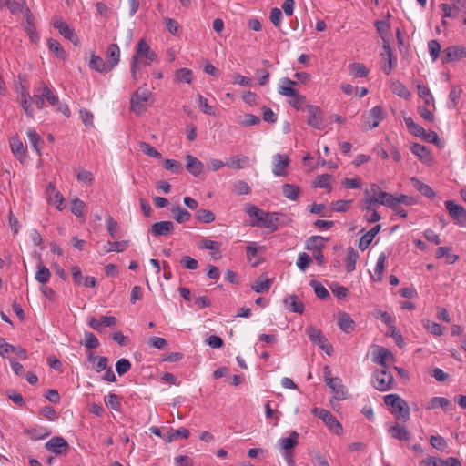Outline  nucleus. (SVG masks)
<instances>
[{
	"label": "nucleus",
	"mask_w": 466,
	"mask_h": 466,
	"mask_svg": "<svg viewBox=\"0 0 466 466\" xmlns=\"http://www.w3.org/2000/svg\"><path fill=\"white\" fill-rule=\"evenodd\" d=\"M410 182L413 187L418 190L422 196L427 198L432 199L435 198L434 190L427 184L423 183L417 177H411Z\"/></svg>",
	"instance_id": "nucleus-28"
},
{
	"label": "nucleus",
	"mask_w": 466,
	"mask_h": 466,
	"mask_svg": "<svg viewBox=\"0 0 466 466\" xmlns=\"http://www.w3.org/2000/svg\"><path fill=\"white\" fill-rule=\"evenodd\" d=\"M50 276L49 269L39 262L36 266L35 279L39 283L46 284L49 281Z\"/></svg>",
	"instance_id": "nucleus-51"
},
{
	"label": "nucleus",
	"mask_w": 466,
	"mask_h": 466,
	"mask_svg": "<svg viewBox=\"0 0 466 466\" xmlns=\"http://www.w3.org/2000/svg\"><path fill=\"white\" fill-rule=\"evenodd\" d=\"M306 333L312 343L318 345L328 355H331L333 348L320 329L314 326H309L307 328Z\"/></svg>",
	"instance_id": "nucleus-9"
},
{
	"label": "nucleus",
	"mask_w": 466,
	"mask_h": 466,
	"mask_svg": "<svg viewBox=\"0 0 466 466\" xmlns=\"http://www.w3.org/2000/svg\"><path fill=\"white\" fill-rule=\"evenodd\" d=\"M420 466H444V460L439 457L429 456L420 462Z\"/></svg>",
	"instance_id": "nucleus-64"
},
{
	"label": "nucleus",
	"mask_w": 466,
	"mask_h": 466,
	"mask_svg": "<svg viewBox=\"0 0 466 466\" xmlns=\"http://www.w3.org/2000/svg\"><path fill=\"white\" fill-rule=\"evenodd\" d=\"M380 225H376L370 230L366 232L360 238V241H359V244H358V248L360 250H365L370 246V244L372 242V240L374 239L376 235L380 232Z\"/></svg>",
	"instance_id": "nucleus-29"
},
{
	"label": "nucleus",
	"mask_w": 466,
	"mask_h": 466,
	"mask_svg": "<svg viewBox=\"0 0 466 466\" xmlns=\"http://www.w3.org/2000/svg\"><path fill=\"white\" fill-rule=\"evenodd\" d=\"M171 212L173 214V218L177 223L187 222L191 218V214L187 209L180 207L179 205L173 206L171 208Z\"/></svg>",
	"instance_id": "nucleus-38"
},
{
	"label": "nucleus",
	"mask_w": 466,
	"mask_h": 466,
	"mask_svg": "<svg viewBox=\"0 0 466 466\" xmlns=\"http://www.w3.org/2000/svg\"><path fill=\"white\" fill-rule=\"evenodd\" d=\"M451 249L450 247H440L436 251V257L438 258H445L448 264H454L459 259V256L451 254Z\"/></svg>",
	"instance_id": "nucleus-46"
},
{
	"label": "nucleus",
	"mask_w": 466,
	"mask_h": 466,
	"mask_svg": "<svg viewBox=\"0 0 466 466\" xmlns=\"http://www.w3.org/2000/svg\"><path fill=\"white\" fill-rule=\"evenodd\" d=\"M10 148L15 158L19 161H23L25 158L26 149L18 137H14L10 139Z\"/></svg>",
	"instance_id": "nucleus-25"
},
{
	"label": "nucleus",
	"mask_w": 466,
	"mask_h": 466,
	"mask_svg": "<svg viewBox=\"0 0 466 466\" xmlns=\"http://www.w3.org/2000/svg\"><path fill=\"white\" fill-rule=\"evenodd\" d=\"M282 193L287 198L296 200L299 194V188L292 184H284L282 186Z\"/></svg>",
	"instance_id": "nucleus-58"
},
{
	"label": "nucleus",
	"mask_w": 466,
	"mask_h": 466,
	"mask_svg": "<svg viewBox=\"0 0 466 466\" xmlns=\"http://www.w3.org/2000/svg\"><path fill=\"white\" fill-rule=\"evenodd\" d=\"M377 204L375 203V200L372 199H363L362 201V209L366 211V214L364 216V219L369 223H375L379 220H380L381 217L377 212L376 209Z\"/></svg>",
	"instance_id": "nucleus-17"
},
{
	"label": "nucleus",
	"mask_w": 466,
	"mask_h": 466,
	"mask_svg": "<svg viewBox=\"0 0 466 466\" xmlns=\"http://www.w3.org/2000/svg\"><path fill=\"white\" fill-rule=\"evenodd\" d=\"M450 400L447 398L444 397H433L430 400L426 409L427 410H433L436 408H442L443 410H446L450 405Z\"/></svg>",
	"instance_id": "nucleus-55"
},
{
	"label": "nucleus",
	"mask_w": 466,
	"mask_h": 466,
	"mask_svg": "<svg viewBox=\"0 0 466 466\" xmlns=\"http://www.w3.org/2000/svg\"><path fill=\"white\" fill-rule=\"evenodd\" d=\"M186 168L194 177H198L203 171V164L196 157L186 156Z\"/></svg>",
	"instance_id": "nucleus-24"
},
{
	"label": "nucleus",
	"mask_w": 466,
	"mask_h": 466,
	"mask_svg": "<svg viewBox=\"0 0 466 466\" xmlns=\"http://www.w3.org/2000/svg\"><path fill=\"white\" fill-rule=\"evenodd\" d=\"M389 432L392 438L399 441H409L410 433L407 429L400 424H396L389 429Z\"/></svg>",
	"instance_id": "nucleus-41"
},
{
	"label": "nucleus",
	"mask_w": 466,
	"mask_h": 466,
	"mask_svg": "<svg viewBox=\"0 0 466 466\" xmlns=\"http://www.w3.org/2000/svg\"><path fill=\"white\" fill-rule=\"evenodd\" d=\"M393 196L394 195H392L390 193L380 190L377 196H372L369 198L375 200V203L377 205H383V206H386L387 208H392Z\"/></svg>",
	"instance_id": "nucleus-39"
},
{
	"label": "nucleus",
	"mask_w": 466,
	"mask_h": 466,
	"mask_svg": "<svg viewBox=\"0 0 466 466\" xmlns=\"http://www.w3.org/2000/svg\"><path fill=\"white\" fill-rule=\"evenodd\" d=\"M152 92L144 86L138 87L131 96L130 109L136 115H141L151 105Z\"/></svg>",
	"instance_id": "nucleus-3"
},
{
	"label": "nucleus",
	"mask_w": 466,
	"mask_h": 466,
	"mask_svg": "<svg viewBox=\"0 0 466 466\" xmlns=\"http://www.w3.org/2000/svg\"><path fill=\"white\" fill-rule=\"evenodd\" d=\"M106 56L108 59L109 66L112 69L118 64L120 58V49L116 44H111L107 47Z\"/></svg>",
	"instance_id": "nucleus-37"
},
{
	"label": "nucleus",
	"mask_w": 466,
	"mask_h": 466,
	"mask_svg": "<svg viewBox=\"0 0 466 466\" xmlns=\"http://www.w3.org/2000/svg\"><path fill=\"white\" fill-rule=\"evenodd\" d=\"M349 71L350 75H352L355 77H366L369 74V70L367 67L358 62H353L349 65Z\"/></svg>",
	"instance_id": "nucleus-47"
},
{
	"label": "nucleus",
	"mask_w": 466,
	"mask_h": 466,
	"mask_svg": "<svg viewBox=\"0 0 466 466\" xmlns=\"http://www.w3.org/2000/svg\"><path fill=\"white\" fill-rule=\"evenodd\" d=\"M308 113V120L307 123L309 126L317 128L322 129L324 127V118L323 113L320 107L313 105H309L307 106Z\"/></svg>",
	"instance_id": "nucleus-13"
},
{
	"label": "nucleus",
	"mask_w": 466,
	"mask_h": 466,
	"mask_svg": "<svg viewBox=\"0 0 466 466\" xmlns=\"http://www.w3.org/2000/svg\"><path fill=\"white\" fill-rule=\"evenodd\" d=\"M47 202L51 205H55L58 210L64 209L65 198L62 194L56 189L55 185L50 182L46 189Z\"/></svg>",
	"instance_id": "nucleus-15"
},
{
	"label": "nucleus",
	"mask_w": 466,
	"mask_h": 466,
	"mask_svg": "<svg viewBox=\"0 0 466 466\" xmlns=\"http://www.w3.org/2000/svg\"><path fill=\"white\" fill-rule=\"evenodd\" d=\"M196 218L202 223H211L215 220V215L208 209H198L196 212Z\"/></svg>",
	"instance_id": "nucleus-60"
},
{
	"label": "nucleus",
	"mask_w": 466,
	"mask_h": 466,
	"mask_svg": "<svg viewBox=\"0 0 466 466\" xmlns=\"http://www.w3.org/2000/svg\"><path fill=\"white\" fill-rule=\"evenodd\" d=\"M296 85V81H293L288 77H283L279 80L278 92L281 96L289 97V104L295 109L299 110L305 104L306 97L297 92L294 87Z\"/></svg>",
	"instance_id": "nucleus-2"
},
{
	"label": "nucleus",
	"mask_w": 466,
	"mask_h": 466,
	"mask_svg": "<svg viewBox=\"0 0 466 466\" xmlns=\"http://www.w3.org/2000/svg\"><path fill=\"white\" fill-rule=\"evenodd\" d=\"M106 228L112 238H116L120 232V226L111 216L106 217Z\"/></svg>",
	"instance_id": "nucleus-59"
},
{
	"label": "nucleus",
	"mask_w": 466,
	"mask_h": 466,
	"mask_svg": "<svg viewBox=\"0 0 466 466\" xmlns=\"http://www.w3.org/2000/svg\"><path fill=\"white\" fill-rule=\"evenodd\" d=\"M445 208L451 218L455 220L457 224L461 227H466V210L462 206L456 204L452 200H446Z\"/></svg>",
	"instance_id": "nucleus-11"
},
{
	"label": "nucleus",
	"mask_w": 466,
	"mask_h": 466,
	"mask_svg": "<svg viewBox=\"0 0 466 466\" xmlns=\"http://www.w3.org/2000/svg\"><path fill=\"white\" fill-rule=\"evenodd\" d=\"M89 67L99 73H106L112 70V66H109V65L106 63L102 57L96 55L91 56L89 61Z\"/></svg>",
	"instance_id": "nucleus-31"
},
{
	"label": "nucleus",
	"mask_w": 466,
	"mask_h": 466,
	"mask_svg": "<svg viewBox=\"0 0 466 466\" xmlns=\"http://www.w3.org/2000/svg\"><path fill=\"white\" fill-rule=\"evenodd\" d=\"M53 25L66 39L69 40L76 46L78 44V37L74 29L70 28L67 23H66L61 17H55L53 19Z\"/></svg>",
	"instance_id": "nucleus-12"
},
{
	"label": "nucleus",
	"mask_w": 466,
	"mask_h": 466,
	"mask_svg": "<svg viewBox=\"0 0 466 466\" xmlns=\"http://www.w3.org/2000/svg\"><path fill=\"white\" fill-rule=\"evenodd\" d=\"M393 375L387 370V368L376 370L372 374V386L380 391H387L392 388Z\"/></svg>",
	"instance_id": "nucleus-6"
},
{
	"label": "nucleus",
	"mask_w": 466,
	"mask_h": 466,
	"mask_svg": "<svg viewBox=\"0 0 466 466\" xmlns=\"http://www.w3.org/2000/svg\"><path fill=\"white\" fill-rule=\"evenodd\" d=\"M404 122L411 135L420 138H422V137L426 135V129L415 123L412 117L405 116Z\"/></svg>",
	"instance_id": "nucleus-34"
},
{
	"label": "nucleus",
	"mask_w": 466,
	"mask_h": 466,
	"mask_svg": "<svg viewBox=\"0 0 466 466\" xmlns=\"http://www.w3.org/2000/svg\"><path fill=\"white\" fill-rule=\"evenodd\" d=\"M24 432L34 441L44 440L51 434V431L47 428L41 426L25 429Z\"/></svg>",
	"instance_id": "nucleus-26"
},
{
	"label": "nucleus",
	"mask_w": 466,
	"mask_h": 466,
	"mask_svg": "<svg viewBox=\"0 0 466 466\" xmlns=\"http://www.w3.org/2000/svg\"><path fill=\"white\" fill-rule=\"evenodd\" d=\"M373 362L380 365L382 368H387V361H393V354L386 348L377 346L373 351Z\"/></svg>",
	"instance_id": "nucleus-19"
},
{
	"label": "nucleus",
	"mask_w": 466,
	"mask_h": 466,
	"mask_svg": "<svg viewBox=\"0 0 466 466\" xmlns=\"http://www.w3.org/2000/svg\"><path fill=\"white\" fill-rule=\"evenodd\" d=\"M310 286L314 289V292L318 298L321 299H326L329 298V293L328 289L319 282L316 280H311Z\"/></svg>",
	"instance_id": "nucleus-63"
},
{
	"label": "nucleus",
	"mask_w": 466,
	"mask_h": 466,
	"mask_svg": "<svg viewBox=\"0 0 466 466\" xmlns=\"http://www.w3.org/2000/svg\"><path fill=\"white\" fill-rule=\"evenodd\" d=\"M464 46H450L443 51V63H451L463 57Z\"/></svg>",
	"instance_id": "nucleus-21"
},
{
	"label": "nucleus",
	"mask_w": 466,
	"mask_h": 466,
	"mask_svg": "<svg viewBox=\"0 0 466 466\" xmlns=\"http://www.w3.org/2000/svg\"><path fill=\"white\" fill-rule=\"evenodd\" d=\"M331 179H332L331 175L322 174L316 177L314 185L317 187L325 188L328 190V192H330L332 190V187L330 184Z\"/></svg>",
	"instance_id": "nucleus-54"
},
{
	"label": "nucleus",
	"mask_w": 466,
	"mask_h": 466,
	"mask_svg": "<svg viewBox=\"0 0 466 466\" xmlns=\"http://www.w3.org/2000/svg\"><path fill=\"white\" fill-rule=\"evenodd\" d=\"M359 258L357 251L350 247L348 248V254L346 258V268L348 272H352L356 267V261Z\"/></svg>",
	"instance_id": "nucleus-56"
},
{
	"label": "nucleus",
	"mask_w": 466,
	"mask_h": 466,
	"mask_svg": "<svg viewBox=\"0 0 466 466\" xmlns=\"http://www.w3.org/2000/svg\"><path fill=\"white\" fill-rule=\"evenodd\" d=\"M338 325L345 333H351L355 329L354 321L346 312H339L338 314Z\"/></svg>",
	"instance_id": "nucleus-27"
},
{
	"label": "nucleus",
	"mask_w": 466,
	"mask_h": 466,
	"mask_svg": "<svg viewBox=\"0 0 466 466\" xmlns=\"http://www.w3.org/2000/svg\"><path fill=\"white\" fill-rule=\"evenodd\" d=\"M245 212L256 220L251 223V226H262L271 231L277 230V221L279 220L280 214L275 212H265L252 204H247L245 206Z\"/></svg>",
	"instance_id": "nucleus-1"
},
{
	"label": "nucleus",
	"mask_w": 466,
	"mask_h": 466,
	"mask_svg": "<svg viewBox=\"0 0 466 466\" xmlns=\"http://www.w3.org/2000/svg\"><path fill=\"white\" fill-rule=\"evenodd\" d=\"M421 324L424 329L433 336H441L443 334V329L439 323L424 319L421 320Z\"/></svg>",
	"instance_id": "nucleus-42"
},
{
	"label": "nucleus",
	"mask_w": 466,
	"mask_h": 466,
	"mask_svg": "<svg viewBox=\"0 0 466 466\" xmlns=\"http://www.w3.org/2000/svg\"><path fill=\"white\" fill-rule=\"evenodd\" d=\"M324 378L326 385L332 390L335 398L338 400H345L347 397V391L341 380L338 377H331V370L328 366L324 368Z\"/></svg>",
	"instance_id": "nucleus-7"
},
{
	"label": "nucleus",
	"mask_w": 466,
	"mask_h": 466,
	"mask_svg": "<svg viewBox=\"0 0 466 466\" xmlns=\"http://www.w3.org/2000/svg\"><path fill=\"white\" fill-rule=\"evenodd\" d=\"M174 230V224L171 221L156 222L151 226L150 232L155 237L167 236Z\"/></svg>",
	"instance_id": "nucleus-22"
},
{
	"label": "nucleus",
	"mask_w": 466,
	"mask_h": 466,
	"mask_svg": "<svg viewBox=\"0 0 466 466\" xmlns=\"http://www.w3.org/2000/svg\"><path fill=\"white\" fill-rule=\"evenodd\" d=\"M384 402L390 407V412L398 419L407 421L410 420V407L398 394H389L384 397Z\"/></svg>",
	"instance_id": "nucleus-4"
},
{
	"label": "nucleus",
	"mask_w": 466,
	"mask_h": 466,
	"mask_svg": "<svg viewBox=\"0 0 466 466\" xmlns=\"http://www.w3.org/2000/svg\"><path fill=\"white\" fill-rule=\"evenodd\" d=\"M440 7L443 18H457L460 13L466 15V0H451L450 4L442 3Z\"/></svg>",
	"instance_id": "nucleus-10"
},
{
	"label": "nucleus",
	"mask_w": 466,
	"mask_h": 466,
	"mask_svg": "<svg viewBox=\"0 0 466 466\" xmlns=\"http://www.w3.org/2000/svg\"><path fill=\"white\" fill-rule=\"evenodd\" d=\"M272 279L261 276L254 281V283L251 285V289L257 293H264L268 291L272 285Z\"/></svg>",
	"instance_id": "nucleus-33"
},
{
	"label": "nucleus",
	"mask_w": 466,
	"mask_h": 466,
	"mask_svg": "<svg viewBox=\"0 0 466 466\" xmlns=\"http://www.w3.org/2000/svg\"><path fill=\"white\" fill-rule=\"evenodd\" d=\"M88 325L93 329L102 332L105 327H113L116 323V319L113 316H102L100 319L90 316L87 319Z\"/></svg>",
	"instance_id": "nucleus-16"
},
{
	"label": "nucleus",
	"mask_w": 466,
	"mask_h": 466,
	"mask_svg": "<svg viewBox=\"0 0 466 466\" xmlns=\"http://www.w3.org/2000/svg\"><path fill=\"white\" fill-rule=\"evenodd\" d=\"M289 164V158L287 155L276 154L273 157V174L277 177L287 175L286 168Z\"/></svg>",
	"instance_id": "nucleus-20"
},
{
	"label": "nucleus",
	"mask_w": 466,
	"mask_h": 466,
	"mask_svg": "<svg viewBox=\"0 0 466 466\" xmlns=\"http://www.w3.org/2000/svg\"><path fill=\"white\" fill-rule=\"evenodd\" d=\"M175 80L177 82H186L190 84L193 80V72L191 69L184 67L176 71Z\"/></svg>",
	"instance_id": "nucleus-53"
},
{
	"label": "nucleus",
	"mask_w": 466,
	"mask_h": 466,
	"mask_svg": "<svg viewBox=\"0 0 466 466\" xmlns=\"http://www.w3.org/2000/svg\"><path fill=\"white\" fill-rule=\"evenodd\" d=\"M189 434V431L186 428L171 429L166 436V441L170 443L178 438L187 439Z\"/></svg>",
	"instance_id": "nucleus-48"
},
{
	"label": "nucleus",
	"mask_w": 466,
	"mask_h": 466,
	"mask_svg": "<svg viewBox=\"0 0 466 466\" xmlns=\"http://www.w3.org/2000/svg\"><path fill=\"white\" fill-rule=\"evenodd\" d=\"M198 104L201 111L209 116L216 115V108L208 103V99L199 95L198 96Z\"/></svg>",
	"instance_id": "nucleus-62"
},
{
	"label": "nucleus",
	"mask_w": 466,
	"mask_h": 466,
	"mask_svg": "<svg viewBox=\"0 0 466 466\" xmlns=\"http://www.w3.org/2000/svg\"><path fill=\"white\" fill-rule=\"evenodd\" d=\"M386 259H387V257H386L385 253H380L378 258L375 268H374V273L376 275V278H374V279L376 281H380L382 279V274L385 269Z\"/></svg>",
	"instance_id": "nucleus-57"
},
{
	"label": "nucleus",
	"mask_w": 466,
	"mask_h": 466,
	"mask_svg": "<svg viewBox=\"0 0 466 466\" xmlns=\"http://www.w3.org/2000/svg\"><path fill=\"white\" fill-rule=\"evenodd\" d=\"M390 89L394 94L404 99L408 100L411 96L409 89L400 81H393L391 83Z\"/></svg>",
	"instance_id": "nucleus-44"
},
{
	"label": "nucleus",
	"mask_w": 466,
	"mask_h": 466,
	"mask_svg": "<svg viewBox=\"0 0 466 466\" xmlns=\"http://www.w3.org/2000/svg\"><path fill=\"white\" fill-rule=\"evenodd\" d=\"M417 91L419 96L424 101V104L427 106H431L433 109H435V101L434 97L429 89V87L422 84L417 85Z\"/></svg>",
	"instance_id": "nucleus-30"
},
{
	"label": "nucleus",
	"mask_w": 466,
	"mask_h": 466,
	"mask_svg": "<svg viewBox=\"0 0 466 466\" xmlns=\"http://www.w3.org/2000/svg\"><path fill=\"white\" fill-rule=\"evenodd\" d=\"M26 135L33 149L38 156H41V147L39 144L43 142V140L40 136L35 132L34 128H29L26 132Z\"/></svg>",
	"instance_id": "nucleus-45"
},
{
	"label": "nucleus",
	"mask_w": 466,
	"mask_h": 466,
	"mask_svg": "<svg viewBox=\"0 0 466 466\" xmlns=\"http://www.w3.org/2000/svg\"><path fill=\"white\" fill-rule=\"evenodd\" d=\"M157 58V54L151 49L149 45L144 39H140L137 45L131 62L137 65L149 66L152 62L156 61Z\"/></svg>",
	"instance_id": "nucleus-5"
},
{
	"label": "nucleus",
	"mask_w": 466,
	"mask_h": 466,
	"mask_svg": "<svg viewBox=\"0 0 466 466\" xmlns=\"http://www.w3.org/2000/svg\"><path fill=\"white\" fill-rule=\"evenodd\" d=\"M312 413L316 417L323 420L327 427L334 433L338 435L342 433L343 429L341 424L337 420V419L332 415L330 411L325 409L314 408L312 410Z\"/></svg>",
	"instance_id": "nucleus-8"
},
{
	"label": "nucleus",
	"mask_w": 466,
	"mask_h": 466,
	"mask_svg": "<svg viewBox=\"0 0 466 466\" xmlns=\"http://www.w3.org/2000/svg\"><path fill=\"white\" fill-rule=\"evenodd\" d=\"M298 440H299V433L295 431H291L290 435L286 438L279 439V442L280 445V448L286 452H288L289 450H292L294 447L298 445Z\"/></svg>",
	"instance_id": "nucleus-36"
},
{
	"label": "nucleus",
	"mask_w": 466,
	"mask_h": 466,
	"mask_svg": "<svg viewBox=\"0 0 466 466\" xmlns=\"http://www.w3.org/2000/svg\"><path fill=\"white\" fill-rule=\"evenodd\" d=\"M284 305L288 310L299 314L303 313L305 308L304 303L294 294L289 295L284 299Z\"/></svg>",
	"instance_id": "nucleus-23"
},
{
	"label": "nucleus",
	"mask_w": 466,
	"mask_h": 466,
	"mask_svg": "<svg viewBox=\"0 0 466 466\" xmlns=\"http://www.w3.org/2000/svg\"><path fill=\"white\" fill-rule=\"evenodd\" d=\"M384 118V114L381 106H376L372 107L367 116L365 117V123L367 125V129H373L377 127L380 121Z\"/></svg>",
	"instance_id": "nucleus-18"
},
{
	"label": "nucleus",
	"mask_w": 466,
	"mask_h": 466,
	"mask_svg": "<svg viewBox=\"0 0 466 466\" xmlns=\"http://www.w3.org/2000/svg\"><path fill=\"white\" fill-rule=\"evenodd\" d=\"M323 247L324 238L320 236H312L306 241V249L311 250L312 252L315 250L322 249Z\"/></svg>",
	"instance_id": "nucleus-52"
},
{
	"label": "nucleus",
	"mask_w": 466,
	"mask_h": 466,
	"mask_svg": "<svg viewBox=\"0 0 466 466\" xmlns=\"http://www.w3.org/2000/svg\"><path fill=\"white\" fill-rule=\"evenodd\" d=\"M45 448L56 455H61L67 452L69 445L63 437H54L45 444Z\"/></svg>",
	"instance_id": "nucleus-14"
},
{
	"label": "nucleus",
	"mask_w": 466,
	"mask_h": 466,
	"mask_svg": "<svg viewBox=\"0 0 466 466\" xmlns=\"http://www.w3.org/2000/svg\"><path fill=\"white\" fill-rule=\"evenodd\" d=\"M418 198L416 197L400 194L398 197L393 196L392 208H396V205L404 204L405 206H414L418 204Z\"/></svg>",
	"instance_id": "nucleus-50"
},
{
	"label": "nucleus",
	"mask_w": 466,
	"mask_h": 466,
	"mask_svg": "<svg viewBox=\"0 0 466 466\" xmlns=\"http://www.w3.org/2000/svg\"><path fill=\"white\" fill-rule=\"evenodd\" d=\"M128 245H129L128 240L115 241V242L108 241L106 243V245L104 246L103 251H104V253H109V252H113V251L120 253V252H124L127 248Z\"/></svg>",
	"instance_id": "nucleus-40"
},
{
	"label": "nucleus",
	"mask_w": 466,
	"mask_h": 466,
	"mask_svg": "<svg viewBox=\"0 0 466 466\" xmlns=\"http://www.w3.org/2000/svg\"><path fill=\"white\" fill-rule=\"evenodd\" d=\"M232 191L237 195H248L251 192L250 187L243 180H238L232 185Z\"/></svg>",
	"instance_id": "nucleus-61"
},
{
	"label": "nucleus",
	"mask_w": 466,
	"mask_h": 466,
	"mask_svg": "<svg viewBox=\"0 0 466 466\" xmlns=\"http://www.w3.org/2000/svg\"><path fill=\"white\" fill-rule=\"evenodd\" d=\"M410 150L420 160L428 161L431 158L430 151L424 145L414 143L411 146Z\"/></svg>",
	"instance_id": "nucleus-49"
},
{
	"label": "nucleus",
	"mask_w": 466,
	"mask_h": 466,
	"mask_svg": "<svg viewBox=\"0 0 466 466\" xmlns=\"http://www.w3.org/2000/svg\"><path fill=\"white\" fill-rule=\"evenodd\" d=\"M87 360L96 363V371L100 372L107 368L108 359L106 357H98L94 352L87 355Z\"/></svg>",
	"instance_id": "nucleus-43"
},
{
	"label": "nucleus",
	"mask_w": 466,
	"mask_h": 466,
	"mask_svg": "<svg viewBox=\"0 0 466 466\" xmlns=\"http://www.w3.org/2000/svg\"><path fill=\"white\" fill-rule=\"evenodd\" d=\"M249 163V157L244 155H237L228 158L227 166L229 168L242 169L248 167Z\"/></svg>",
	"instance_id": "nucleus-32"
},
{
	"label": "nucleus",
	"mask_w": 466,
	"mask_h": 466,
	"mask_svg": "<svg viewBox=\"0 0 466 466\" xmlns=\"http://www.w3.org/2000/svg\"><path fill=\"white\" fill-rule=\"evenodd\" d=\"M36 92L42 98H44L45 101H47L51 106H56L58 104L57 96H56L46 85L42 84L41 86L36 89Z\"/></svg>",
	"instance_id": "nucleus-35"
}]
</instances>
